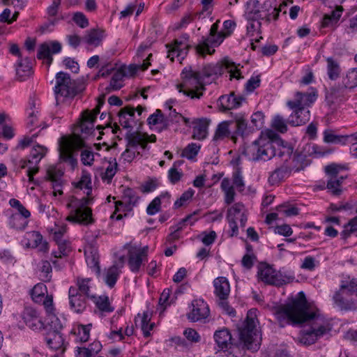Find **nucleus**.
<instances>
[{"label": "nucleus", "instance_id": "a19ab883", "mask_svg": "<svg viewBox=\"0 0 357 357\" xmlns=\"http://www.w3.org/2000/svg\"><path fill=\"white\" fill-rule=\"evenodd\" d=\"M261 4L257 0H249L246 3L245 15L249 20H260Z\"/></svg>", "mask_w": 357, "mask_h": 357}, {"label": "nucleus", "instance_id": "0eeeda50", "mask_svg": "<svg viewBox=\"0 0 357 357\" xmlns=\"http://www.w3.org/2000/svg\"><path fill=\"white\" fill-rule=\"evenodd\" d=\"M90 200L88 198L79 199L75 197H70L67 204L70 212L66 220L72 223H78L83 225L93 223L92 210L87 206Z\"/></svg>", "mask_w": 357, "mask_h": 357}, {"label": "nucleus", "instance_id": "a18cd8bd", "mask_svg": "<svg viewBox=\"0 0 357 357\" xmlns=\"http://www.w3.org/2000/svg\"><path fill=\"white\" fill-rule=\"evenodd\" d=\"M327 61V75L330 79L335 80L340 75L341 68L340 64L332 57H328Z\"/></svg>", "mask_w": 357, "mask_h": 357}, {"label": "nucleus", "instance_id": "f704fd0d", "mask_svg": "<svg viewBox=\"0 0 357 357\" xmlns=\"http://www.w3.org/2000/svg\"><path fill=\"white\" fill-rule=\"evenodd\" d=\"M86 262L88 266L91 268L97 275H100V268L99 266V255L96 249L90 248L84 252Z\"/></svg>", "mask_w": 357, "mask_h": 357}, {"label": "nucleus", "instance_id": "39448f33", "mask_svg": "<svg viewBox=\"0 0 357 357\" xmlns=\"http://www.w3.org/2000/svg\"><path fill=\"white\" fill-rule=\"evenodd\" d=\"M55 81L54 91L57 105L60 97L73 98L85 88L82 80L72 79L69 74L62 71L56 74Z\"/></svg>", "mask_w": 357, "mask_h": 357}, {"label": "nucleus", "instance_id": "f257e3e1", "mask_svg": "<svg viewBox=\"0 0 357 357\" xmlns=\"http://www.w3.org/2000/svg\"><path fill=\"white\" fill-rule=\"evenodd\" d=\"M274 314L281 324L308 323L303 329L300 342L305 345L314 344L319 339L330 333L332 324L317 312H310L305 295L300 291L295 298L275 309Z\"/></svg>", "mask_w": 357, "mask_h": 357}, {"label": "nucleus", "instance_id": "864d4df0", "mask_svg": "<svg viewBox=\"0 0 357 357\" xmlns=\"http://www.w3.org/2000/svg\"><path fill=\"white\" fill-rule=\"evenodd\" d=\"M229 126V121H222L219 123L213 136V141H220L228 137L230 135Z\"/></svg>", "mask_w": 357, "mask_h": 357}, {"label": "nucleus", "instance_id": "ea45409f", "mask_svg": "<svg viewBox=\"0 0 357 357\" xmlns=\"http://www.w3.org/2000/svg\"><path fill=\"white\" fill-rule=\"evenodd\" d=\"M162 198H167V204H170L171 195L168 192H162L160 196L155 197L146 208V213L153 215L160 211Z\"/></svg>", "mask_w": 357, "mask_h": 357}, {"label": "nucleus", "instance_id": "6ab92c4d", "mask_svg": "<svg viewBox=\"0 0 357 357\" xmlns=\"http://www.w3.org/2000/svg\"><path fill=\"white\" fill-rule=\"evenodd\" d=\"M61 51V45L58 41L45 42L40 45L38 49L37 58L50 66L52 62V54Z\"/></svg>", "mask_w": 357, "mask_h": 357}, {"label": "nucleus", "instance_id": "8fccbe9b", "mask_svg": "<svg viewBox=\"0 0 357 357\" xmlns=\"http://www.w3.org/2000/svg\"><path fill=\"white\" fill-rule=\"evenodd\" d=\"M151 56L152 54L150 53L146 59H143V63L142 64H131L128 67L123 66L120 68L123 69L124 72L126 73V76H132L137 72L138 70L141 69L142 70H145L148 68V67L151 65L149 61Z\"/></svg>", "mask_w": 357, "mask_h": 357}, {"label": "nucleus", "instance_id": "aec40b11", "mask_svg": "<svg viewBox=\"0 0 357 357\" xmlns=\"http://www.w3.org/2000/svg\"><path fill=\"white\" fill-rule=\"evenodd\" d=\"M22 318L25 324L33 331H40L44 328V323L38 310L32 307H26Z\"/></svg>", "mask_w": 357, "mask_h": 357}, {"label": "nucleus", "instance_id": "79ce46f5", "mask_svg": "<svg viewBox=\"0 0 357 357\" xmlns=\"http://www.w3.org/2000/svg\"><path fill=\"white\" fill-rule=\"evenodd\" d=\"M104 38V31L98 29H91L84 36V41L91 46L98 47Z\"/></svg>", "mask_w": 357, "mask_h": 357}, {"label": "nucleus", "instance_id": "338daca9", "mask_svg": "<svg viewBox=\"0 0 357 357\" xmlns=\"http://www.w3.org/2000/svg\"><path fill=\"white\" fill-rule=\"evenodd\" d=\"M357 231V216L352 218L347 225L344 226V230L341 232V236L346 239L350 236L351 234Z\"/></svg>", "mask_w": 357, "mask_h": 357}, {"label": "nucleus", "instance_id": "5fc2aeb1", "mask_svg": "<svg viewBox=\"0 0 357 357\" xmlns=\"http://www.w3.org/2000/svg\"><path fill=\"white\" fill-rule=\"evenodd\" d=\"M90 282L91 279L89 278H77L75 287H77V290L79 291L78 294H82L88 298L91 299V297L93 296L90 293Z\"/></svg>", "mask_w": 357, "mask_h": 357}, {"label": "nucleus", "instance_id": "0e129e2a", "mask_svg": "<svg viewBox=\"0 0 357 357\" xmlns=\"http://www.w3.org/2000/svg\"><path fill=\"white\" fill-rule=\"evenodd\" d=\"M287 123L288 121L281 116L280 115H276L273 120L272 127L277 131L284 133L287 131Z\"/></svg>", "mask_w": 357, "mask_h": 357}, {"label": "nucleus", "instance_id": "09e8293b", "mask_svg": "<svg viewBox=\"0 0 357 357\" xmlns=\"http://www.w3.org/2000/svg\"><path fill=\"white\" fill-rule=\"evenodd\" d=\"M47 294V289L43 283H38L31 291V298L36 303H41Z\"/></svg>", "mask_w": 357, "mask_h": 357}, {"label": "nucleus", "instance_id": "473e14b6", "mask_svg": "<svg viewBox=\"0 0 357 357\" xmlns=\"http://www.w3.org/2000/svg\"><path fill=\"white\" fill-rule=\"evenodd\" d=\"M214 293L218 299L227 298L230 292V285L225 277H218L213 280Z\"/></svg>", "mask_w": 357, "mask_h": 357}, {"label": "nucleus", "instance_id": "774afa93", "mask_svg": "<svg viewBox=\"0 0 357 357\" xmlns=\"http://www.w3.org/2000/svg\"><path fill=\"white\" fill-rule=\"evenodd\" d=\"M200 146L195 143H191L185 148L183 155L188 159H192L197 155Z\"/></svg>", "mask_w": 357, "mask_h": 357}, {"label": "nucleus", "instance_id": "3c124183", "mask_svg": "<svg viewBox=\"0 0 357 357\" xmlns=\"http://www.w3.org/2000/svg\"><path fill=\"white\" fill-rule=\"evenodd\" d=\"M279 156L281 158L284 156V162L289 164V166L299 167L301 168L300 170L303 169L302 164L298 165V163L303 160V156L301 155H292V151L287 150V154H284V152L280 151Z\"/></svg>", "mask_w": 357, "mask_h": 357}, {"label": "nucleus", "instance_id": "4c0bfd02", "mask_svg": "<svg viewBox=\"0 0 357 357\" xmlns=\"http://www.w3.org/2000/svg\"><path fill=\"white\" fill-rule=\"evenodd\" d=\"M235 122L236 126V133L243 137L248 135L254 130L252 127L248 126V121L242 114H238L235 116Z\"/></svg>", "mask_w": 357, "mask_h": 357}, {"label": "nucleus", "instance_id": "2f4dec72", "mask_svg": "<svg viewBox=\"0 0 357 357\" xmlns=\"http://www.w3.org/2000/svg\"><path fill=\"white\" fill-rule=\"evenodd\" d=\"M209 121L207 119H196L192 121L194 139L202 140L206 138L208 133Z\"/></svg>", "mask_w": 357, "mask_h": 357}, {"label": "nucleus", "instance_id": "4be33fe9", "mask_svg": "<svg viewBox=\"0 0 357 357\" xmlns=\"http://www.w3.org/2000/svg\"><path fill=\"white\" fill-rule=\"evenodd\" d=\"M77 287H70L68 291L69 305L74 312L82 313L86 308L88 298L82 294H78Z\"/></svg>", "mask_w": 357, "mask_h": 357}, {"label": "nucleus", "instance_id": "72a5a7b5", "mask_svg": "<svg viewBox=\"0 0 357 357\" xmlns=\"http://www.w3.org/2000/svg\"><path fill=\"white\" fill-rule=\"evenodd\" d=\"M120 275V271L117 265L114 264L107 269H105L104 273L100 275H97L100 278L108 287L112 288L114 287Z\"/></svg>", "mask_w": 357, "mask_h": 357}, {"label": "nucleus", "instance_id": "393cba45", "mask_svg": "<svg viewBox=\"0 0 357 357\" xmlns=\"http://www.w3.org/2000/svg\"><path fill=\"white\" fill-rule=\"evenodd\" d=\"M138 196L136 192L131 188L123 190L122 199L116 202V211H119L121 208L124 211H130L138 201Z\"/></svg>", "mask_w": 357, "mask_h": 357}, {"label": "nucleus", "instance_id": "f8f14e48", "mask_svg": "<svg viewBox=\"0 0 357 357\" xmlns=\"http://www.w3.org/2000/svg\"><path fill=\"white\" fill-rule=\"evenodd\" d=\"M102 105L103 102L100 100L92 112L85 110L82 112L80 121L75 130L77 135H89L93 131L96 116L100 113V108Z\"/></svg>", "mask_w": 357, "mask_h": 357}, {"label": "nucleus", "instance_id": "052dcab7", "mask_svg": "<svg viewBox=\"0 0 357 357\" xmlns=\"http://www.w3.org/2000/svg\"><path fill=\"white\" fill-rule=\"evenodd\" d=\"M56 244L58 245V251H54L52 252V255L55 258H61L63 256H66L70 251V248L69 245V242L63 240L59 241H56Z\"/></svg>", "mask_w": 357, "mask_h": 357}, {"label": "nucleus", "instance_id": "b1692460", "mask_svg": "<svg viewBox=\"0 0 357 357\" xmlns=\"http://www.w3.org/2000/svg\"><path fill=\"white\" fill-rule=\"evenodd\" d=\"M59 151L63 161L68 162L73 167L77 165V160L73 156L72 144L68 137L63 136L59 139Z\"/></svg>", "mask_w": 357, "mask_h": 357}, {"label": "nucleus", "instance_id": "c9c22d12", "mask_svg": "<svg viewBox=\"0 0 357 357\" xmlns=\"http://www.w3.org/2000/svg\"><path fill=\"white\" fill-rule=\"evenodd\" d=\"M135 109L132 107L122 108L119 114V123L125 128H132L134 122Z\"/></svg>", "mask_w": 357, "mask_h": 357}, {"label": "nucleus", "instance_id": "7c9ffc66", "mask_svg": "<svg viewBox=\"0 0 357 357\" xmlns=\"http://www.w3.org/2000/svg\"><path fill=\"white\" fill-rule=\"evenodd\" d=\"M147 122L150 126H157L156 129L158 132L167 130L169 126V119L165 117L160 109H156L153 114L150 115Z\"/></svg>", "mask_w": 357, "mask_h": 357}, {"label": "nucleus", "instance_id": "c03bdc74", "mask_svg": "<svg viewBox=\"0 0 357 357\" xmlns=\"http://www.w3.org/2000/svg\"><path fill=\"white\" fill-rule=\"evenodd\" d=\"M20 214H13L9 219L10 226L17 230H24L28 225V218Z\"/></svg>", "mask_w": 357, "mask_h": 357}, {"label": "nucleus", "instance_id": "c756f323", "mask_svg": "<svg viewBox=\"0 0 357 357\" xmlns=\"http://www.w3.org/2000/svg\"><path fill=\"white\" fill-rule=\"evenodd\" d=\"M33 73L32 66L28 57L21 58L16 65V76L20 81H24Z\"/></svg>", "mask_w": 357, "mask_h": 357}, {"label": "nucleus", "instance_id": "4d7b16f0", "mask_svg": "<svg viewBox=\"0 0 357 357\" xmlns=\"http://www.w3.org/2000/svg\"><path fill=\"white\" fill-rule=\"evenodd\" d=\"M344 84L349 88L352 89L357 86V68L349 70L346 75L342 77Z\"/></svg>", "mask_w": 357, "mask_h": 357}, {"label": "nucleus", "instance_id": "37998d69", "mask_svg": "<svg viewBox=\"0 0 357 357\" xmlns=\"http://www.w3.org/2000/svg\"><path fill=\"white\" fill-rule=\"evenodd\" d=\"M126 77V73L123 68L116 70L110 80L109 88L112 90H119L123 86L124 77Z\"/></svg>", "mask_w": 357, "mask_h": 357}, {"label": "nucleus", "instance_id": "13d9d810", "mask_svg": "<svg viewBox=\"0 0 357 357\" xmlns=\"http://www.w3.org/2000/svg\"><path fill=\"white\" fill-rule=\"evenodd\" d=\"M52 266L49 261L44 260L41 262L40 268V278L42 281L47 282L52 278Z\"/></svg>", "mask_w": 357, "mask_h": 357}, {"label": "nucleus", "instance_id": "603ef678", "mask_svg": "<svg viewBox=\"0 0 357 357\" xmlns=\"http://www.w3.org/2000/svg\"><path fill=\"white\" fill-rule=\"evenodd\" d=\"M77 188L85 190L87 196H90L92 192L91 176L88 172H83L80 180L75 184Z\"/></svg>", "mask_w": 357, "mask_h": 357}, {"label": "nucleus", "instance_id": "5701e85b", "mask_svg": "<svg viewBox=\"0 0 357 357\" xmlns=\"http://www.w3.org/2000/svg\"><path fill=\"white\" fill-rule=\"evenodd\" d=\"M245 98L241 95H236L231 92L229 95L221 96L218 100V105L222 111H227L240 107Z\"/></svg>", "mask_w": 357, "mask_h": 357}, {"label": "nucleus", "instance_id": "7ed1b4c3", "mask_svg": "<svg viewBox=\"0 0 357 357\" xmlns=\"http://www.w3.org/2000/svg\"><path fill=\"white\" fill-rule=\"evenodd\" d=\"M333 305L340 310L357 309V279L344 280L340 288L333 296Z\"/></svg>", "mask_w": 357, "mask_h": 357}, {"label": "nucleus", "instance_id": "cd10ccee", "mask_svg": "<svg viewBox=\"0 0 357 357\" xmlns=\"http://www.w3.org/2000/svg\"><path fill=\"white\" fill-rule=\"evenodd\" d=\"M45 340L47 346L54 350L61 349L63 353L66 347L64 346V339L61 331H49L46 333Z\"/></svg>", "mask_w": 357, "mask_h": 357}, {"label": "nucleus", "instance_id": "2eb2a0df", "mask_svg": "<svg viewBox=\"0 0 357 357\" xmlns=\"http://www.w3.org/2000/svg\"><path fill=\"white\" fill-rule=\"evenodd\" d=\"M148 246L138 248L130 246L128 249V266L133 273H138L142 263L147 260Z\"/></svg>", "mask_w": 357, "mask_h": 357}, {"label": "nucleus", "instance_id": "412c9836", "mask_svg": "<svg viewBox=\"0 0 357 357\" xmlns=\"http://www.w3.org/2000/svg\"><path fill=\"white\" fill-rule=\"evenodd\" d=\"M191 307V311L187 315L191 321L195 322L206 319L210 314L208 306L203 299L193 300Z\"/></svg>", "mask_w": 357, "mask_h": 357}, {"label": "nucleus", "instance_id": "6e6d98bb", "mask_svg": "<svg viewBox=\"0 0 357 357\" xmlns=\"http://www.w3.org/2000/svg\"><path fill=\"white\" fill-rule=\"evenodd\" d=\"M117 166L118 165L116 159H114L112 161H109L105 171L101 174L102 180L109 183L116 173Z\"/></svg>", "mask_w": 357, "mask_h": 357}, {"label": "nucleus", "instance_id": "a878e982", "mask_svg": "<svg viewBox=\"0 0 357 357\" xmlns=\"http://www.w3.org/2000/svg\"><path fill=\"white\" fill-rule=\"evenodd\" d=\"M260 12V20L270 22L272 20H278L281 9H277L275 0H267L261 4Z\"/></svg>", "mask_w": 357, "mask_h": 357}, {"label": "nucleus", "instance_id": "e2e57ef3", "mask_svg": "<svg viewBox=\"0 0 357 357\" xmlns=\"http://www.w3.org/2000/svg\"><path fill=\"white\" fill-rule=\"evenodd\" d=\"M324 139L327 143L345 145V135H337L331 131H325Z\"/></svg>", "mask_w": 357, "mask_h": 357}, {"label": "nucleus", "instance_id": "f3484780", "mask_svg": "<svg viewBox=\"0 0 357 357\" xmlns=\"http://www.w3.org/2000/svg\"><path fill=\"white\" fill-rule=\"evenodd\" d=\"M22 243L27 248H37L38 252L46 253L49 250L48 243L43 239L42 234L37 231H31L26 232Z\"/></svg>", "mask_w": 357, "mask_h": 357}, {"label": "nucleus", "instance_id": "9b49d317", "mask_svg": "<svg viewBox=\"0 0 357 357\" xmlns=\"http://www.w3.org/2000/svg\"><path fill=\"white\" fill-rule=\"evenodd\" d=\"M225 68L228 70L231 77L237 79L241 78L240 70L236 68L234 63H229V61H226L224 64L220 63L207 64L199 72L206 84H208L221 75Z\"/></svg>", "mask_w": 357, "mask_h": 357}, {"label": "nucleus", "instance_id": "f03ea898", "mask_svg": "<svg viewBox=\"0 0 357 357\" xmlns=\"http://www.w3.org/2000/svg\"><path fill=\"white\" fill-rule=\"evenodd\" d=\"M256 310L251 309L248 312L246 319L241 328H239L238 342L233 344L231 335L229 330L222 328L214 333V340L221 350L229 349L230 353L234 356H243L246 349L257 351L259 349V334L257 328L258 320Z\"/></svg>", "mask_w": 357, "mask_h": 357}, {"label": "nucleus", "instance_id": "a211bd4d", "mask_svg": "<svg viewBox=\"0 0 357 357\" xmlns=\"http://www.w3.org/2000/svg\"><path fill=\"white\" fill-rule=\"evenodd\" d=\"M317 94L316 91L303 93L297 91L293 100L287 102V106L291 109L308 107L316 100Z\"/></svg>", "mask_w": 357, "mask_h": 357}, {"label": "nucleus", "instance_id": "de8ad7c7", "mask_svg": "<svg viewBox=\"0 0 357 357\" xmlns=\"http://www.w3.org/2000/svg\"><path fill=\"white\" fill-rule=\"evenodd\" d=\"M26 113H27V127L31 128L33 127L36 125V123L38 120V115L39 114L38 108L36 107V104L35 102V100H31L29 101V106L26 109Z\"/></svg>", "mask_w": 357, "mask_h": 357}, {"label": "nucleus", "instance_id": "69168bd1", "mask_svg": "<svg viewBox=\"0 0 357 357\" xmlns=\"http://www.w3.org/2000/svg\"><path fill=\"white\" fill-rule=\"evenodd\" d=\"M48 178L52 182H61L63 172L60 169L54 166H51L47 169V172Z\"/></svg>", "mask_w": 357, "mask_h": 357}, {"label": "nucleus", "instance_id": "dca6fc26", "mask_svg": "<svg viewBox=\"0 0 357 357\" xmlns=\"http://www.w3.org/2000/svg\"><path fill=\"white\" fill-rule=\"evenodd\" d=\"M125 139L127 141L126 146L132 149H137L140 146L142 149H146L149 142H155L156 141L155 135H149L146 133L138 131L128 132Z\"/></svg>", "mask_w": 357, "mask_h": 357}, {"label": "nucleus", "instance_id": "58836bf2", "mask_svg": "<svg viewBox=\"0 0 357 357\" xmlns=\"http://www.w3.org/2000/svg\"><path fill=\"white\" fill-rule=\"evenodd\" d=\"M100 66V68L95 77L96 79L100 77H106L109 76L114 72L116 67V63H114L108 58L105 56L101 57Z\"/></svg>", "mask_w": 357, "mask_h": 357}, {"label": "nucleus", "instance_id": "bf43d9fd", "mask_svg": "<svg viewBox=\"0 0 357 357\" xmlns=\"http://www.w3.org/2000/svg\"><path fill=\"white\" fill-rule=\"evenodd\" d=\"M47 326L50 327V331H61L63 328L61 320L54 312L47 314Z\"/></svg>", "mask_w": 357, "mask_h": 357}, {"label": "nucleus", "instance_id": "20e7f679", "mask_svg": "<svg viewBox=\"0 0 357 357\" xmlns=\"http://www.w3.org/2000/svg\"><path fill=\"white\" fill-rule=\"evenodd\" d=\"M243 153L252 161H267L276 155V151L270 137L261 135L251 144L244 148Z\"/></svg>", "mask_w": 357, "mask_h": 357}, {"label": "nucleus", "instance_id": "49530a36", "mask_svg": "<svg viewBox=\"0 0 357 357\" xmlns=\"http://www.w3.org/2000/svg\"><path fill=\"white\" fill-rule=\"evenodd\" d=\"M151 314L149 311L143 312L141 317V329L145 337L151 336V331L155 326L154 323H150Z\"/></svg>", "mask_w": 357, "mask_h": 357}, {"label": "nucleus", "instance_id": "ddd939ff", "mask_svg": "<svg viewBox=\"0 0 357 357\" xmlns=\"http://www.w3.org/2000/svg\"><path fill=\"white\" fill-rule=\"evenodd\" d=\"M227 38L224 33L219 32L214 36H210L207 38H203L195 47L196 52L199 55L205 56L206 54H213L215 52V47L219 46Z\"/></svg>", "mask_w": 357, "mask_h": 357}, {"label": "nucleus", "instance_id": "1a4fd4ad", "mask_svg": "<svg viewBox=\"0 0 357 357\" xmlns=\"http://www.w3.org/2000/svg\"><path fill=\"white\" fill-rule=\"evenodd\" d=\"M257 275L263 282L276 287L290 283L295 279L294 274L277 271L267 264L258 266Z\"/></svg>", "mask_w": 357, "mask_h": 357}, {"label": "nucleus", "instance_id": "4468645a", "mask_svg": "<svg viewBox=\"0 0 357 357\" xmlns=\"http://www.w3.org/2000/svg\"><path fill=\"white\" fill-rule=\"evenodd\" d=\"M189 38L188 34L184 33L181 36L180 39L175 40L173 45H167V47H169L167 57L172 61H174L176 57L181 62L188 54V50L190 47L188 44Z\"/></svg>", "mask_w": 357, "mask_h": 357}, {"label": "nucleus", "instance_id": "680f3d73", "mask_svg": "<svg viewBox=\"0 0 357 357\" xmlns=\"http://www.w3.org/2000/svg\"><path fill=\"white\" fill-rule=\"evenodd\" d=\"M244 205L241 203H236L231 207H230L227 211V220H235L238 219V217L241 216L243 212Z\"/></svg>", "mask_w": 357, "mask_h": 357}, {"label": "nucleus", "instance_id": "bb28decb", "mask_svg": "<svg viewBox=\"0 0 357 357\" xmlns=\"http://www.w3.org/2000/svg\"><path fill=\"white\" fill-rule=\"evenodd\" d=\"M300 167L296 166H289L287 163H284L280 167L276 168L270 175L268 181L272 184H277L284 178L289 176L291 170L296 172L300 171Z\"/></svg>", "mask_w": 357, "mask_h": 357}, {"label": "nucleus", "instance_id": "c85d7f7f", "mask_svg": "<svg viewBox=\"0 0 357 357\" xmlns=\"http://www.w3.org/2000/svg\"><path fill=\"white\" fill-rule=\"evenodd\" d=\"M293 112L289 116L288 123L292 126H299L307 123L310 119V112L307 108L292 109Z\"/></svg>", "mask_w": 357, "mask_h": 357}, {"label": "nucleus", "instance_id": "6e6552de", "mask_svg": "<svg viewBox=\"0 0 357 357\" xmlns=\"http://www.w3.org/2000/svg\"><path fill=\"white\" fill-rule=\"evenodd\" d=\"M348 169L346 165H338L336 163L330 164L324 167L327 176L326 186H320V189L326 188L330 193L338 196L342 192L343 181L347 178V174H343Z\"/></svg>", "mask_w": 357, "mask_h": 357}, {"label": "nucleus", "instance_id": "423d86ee", "mask_svg": "<svg viewBox=\"0 0 357 357\" xmlns=\"http://www.w3.org/2000/svg\"><path fill=\"white\" fill-rule=\"evenodd\" d=\"M183 82L177 84L176 88L179 92L183 93L191 98H200L202 96V91L205 89L206 84L201 73L193 70L191 68H185L182 71Z\"/></svg>", "mask_w": 357, "mask_h": 357}, {"label": "nucleus", "instance_id": "9d476101", "mask_svg": "<svg viewBox=\"0 0 357 357\" xmlns=\"http://www.w3.org/2000/svg\"><path fill=\"white\" fill-rule=\"evenodd\" d=\"M47 149L40 145H36L33 147L27 160L21 159L17 160L13 159V162L17 171L27 168V176L29 181H33V176L38 172V165L41 159L45 155Z\"/></svg>", "mask_w": 357, "mask_h": 357}, {"label": "nucleus", "instance_id": "e433bc0d", "mask_svg": "<svg viewBox=\"0 0 357 357\" xmlns=\"http://www.w3.org/2000/svg\"><path fill=\"white\" fill-rule=\"evenodd\" d=\"M91 300L95 303L98 312L101 316L114 311V308L111 305L109 298L107 296H92Z\"/></svg>", "mask_w": 357, "mask_h": 357}]
</instances>
